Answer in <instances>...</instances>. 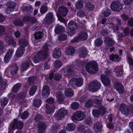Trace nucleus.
Wrapping results in <instances>:
<instances>
[{
	"mask_svg": "<svg viewBox=\"0 0 133 133\" xmlns=\"http://www.w3.org/2000/svg\"><path fill=\"white\" fill-rule=\"evenodd\" d=\"M19 43L20 47L18 48L16 52V55L18 57H19L22 55L24 51V48L28 44L27 41L23 39L21 41H19Z\"/></svg>",
	"mask_w": 133,
	"mask_h": 133,
	"instance_id": "f257e3e1",
	"label": "nucleus"
},
{
	"mask_svg": "<svg viewBox=\"0 0 133 133\" xmlns=\"http://www.w3.org/2000/svg\"><path fill=\"white\" fill-rule=\"evenodd\" d=\"M98 65L96 63L89 62L87 64L85 67L86 71L91 74L96 72L98 70Z\"/></svg>",
	"mask_w": 133,
	"mask_h": 133,
	"instance_id": "f03ea898",
	"label": "nucleus"
},
{
	"mask_svg": "<svg viewBox=\"0 0 133 133\" xmlns=\"http://www.w3.org/2000/svg\"><path fill=\"white\" fill-rule=\"evenodd\" d=\"M101 87L100 83L94 81L91 83L88 86V89L92 92H95L98 91Z\"/></svg>",
	"mask_w": 133,
	"mask_h": 133,
	"instance_id": "7ed1b4c3",
	"label": "nucleus"
},
{
	"mask_svg": "<svg viewBox=\"0 0 133 133\" xmlns=\"http://www.w3.org/2000/svg\"><path fill=\"white\" fill-rule=\"evenodd\" d=\"M85 117L84 113L80 111H77L72 115L71 118L73 121L75 120L81 121Z\"/></svg>",
	"mask_w": 133,
	"mask_h": 133,
	"instance_id": "20e7f679",
	"label": "nucleus"
},
{
	"mask_svg": "<svg viewBox=\"0 0 133 133\" xmlns=\"http://www.w3.org/2000/svg\"><path fill=\"white\" fill-rule=\"evenodd\" d=\"M55 19L53 14L49 12L46 15L44 18V23L46 25H51L54 21Z\"/></svg>",
	"mask_w": 133,
	"mask_h": 133,
	"instance_id": "39448f33",
	"label": "nucleus"
},
{
	"mask_svg": "<svg viewBox=\"0 0 133 133\" xmlns=\"http://www.w3.org/2000/svg\"><path fill=\"white\" fill-rule=\"evenodd\" d=\"M99 97L95 96L92 98V99H90L88 100L85 104V106L87 108H91L93 104L92 100H94L96 104H99L101 102V101L99 99Z\"/></svg>",
	"mask_w": 133,
	"mask_h": 133,
	"instance_id": "423d86ee",
	"label": "nucleus"
},
{
	"mask_svg": "<svg viewBox=\"0 0 133 133\" xmlns=\"http://www.w3.org/2000/svg\"><path fill=\"white\" fill-rule=\"evenodd\" d=\"M83 80L81 78H73L71 79L69 82V84L72 85L74 83L77 87L81 86L83 84Z\"/></svg>",
	"mask_w": 133,
	"mask_h": 133,
	"instance_id": "0eeeda50",
	"label": "nucleus"
},
{
	"mask_svg": "<svg viewBox=\"0 0 133 133\" xmlns=\"http://www.w3.org/2000/svg\"><path fill=\"white\" fill-rule=\"evenodd\" d=\"M111 8L112 10L117 11L122 9V6L119 2L115 1L112 3Z\"/></svg>",
	"mask_w": 133,
	"mask_h": 133,
	"instance_id": "6e6552de",
	"label": "nucleus"
},
{
	"mask_svg": "<svg viewBox=\"0 0 133 133\" xmlns=\"http://www.w3.org/2000/svg\"><path fill=\"white\" fill-rule=\"evenodd\" d=\"M106 112V110L105 108L102 106L100 107L99 111L94 110L92 111V114L95 117H97L99 115H104Z\"/></svg>",
	"mask_w": 133,
	"mask_h": 133,
	"instance_id": "1a4fd4ad",
	"label": "nucleus"
},
{
	"mask_svg": "<svg viewBox=\"0 0 133 133\" xmlns=\"http://www.w3.org/2000/svg\"><path fill=\"white\" fill-rule=\"evenodd\" d=\"M120 109L121 112L124 114H128L129 113H133V106L131 107V110L129 111L127 106L124 104H122Z\"/></svg>",
	"mask_w": 133,
	"mask_h": 133,
	"instance_id": "9d476101",
	"label": "nucleus"
},
{
	"mask_svg": "<svg viewBox=\"0 0 133 133\" xmlns=\"http://www.w3.org/2000/svg\"><path fill=\"white\" fill-rule=\"evenodd\" d=\"M41 52L36 54L34 57V62L35 63L39 62L40 61L43 60L46 57Z\"/></svg>",
	"mask_w": 133,
	"mask_h": 133,
	"instance_id": "9b49d317",
	"label": "nucleus"
},
{
	"mask_svg": "<svg viewBox=\"0 0 133 133\" xmlns=\"http://www.w3.org/2000/svg\"><path fill=\"white\" fill-rule=\"evenodd\" d=\"M59 14L62 16H66L68 12V9L64 6H61L58 8Z\"/></svg>",
	"mask_w": 133,
	"mask_h": 133,
	"instance_id": "f8f14e48",
	"label": "nucleus"
},
{
	"mask_svg": "<svg viewBox=\"0 0 133 133\" xmlns=\"http://www.w3.org/2000/svg\"><path fill=\"white\" fill-rule=\"evenodd\" d=\"M102 81L104 85L107 86L110 84V81L109 77L106 75H102L101 76Z\"/></svg>",
	"mask_w": 133,
	"mask_h": 133,
	"instance_id": "ddd939ff",
	"label": "nucleus"
},
{
	"mask_svg": "<svg viewBox=\"0 0 133 133\" xmlns=\"http://www.w3.org/2000/svg\"><path fill=\"white\" fill-rule=\"evenodd\" d=\"M67 113L66 110L64 108H62L60 110L59 112L58 113L57 116V118L58 119H61L64 117V116L66 115Z\"/></svg>",
	"mask_w": 133,
	"mask_h": 133,
	"instance_id": "4468645a",
	"label": "nucleus"
},
{
	"mask_svg": "<svg viewBox=\"0 0 133 133\" xmlns=\"http://www.w3.org/2000/svg\"><path fill=\"white\" fill-rule=\"evenodd\" d=\"M67 70L65 71V70L63 69L61 71V72L66 77L69 76L71 74L72 70L71 69V67L69 66L66 69Z\"/></svg>",
	"mask_w": 133,
	"mask_h": 133,
	"instance_id": "2eb2a0df",
	"label": "nucleus"
},
{
	"mask_svg": "<svg viewBox=\"0 0 133 133\" xmlns=\"http://www.w3.org/2000/svg\"><path fill=\"white\" fill-rule=\"evenodd\" d=\"M68 27L71 31H74L77 27V24L74 21H70L68 24Z\"/></svg>",
	"mask_w": 133,
	"mask_h": 133,
	"instance_id": "dca6fc26",
	"label": "nucleus"
},
{
	"mask_svg": "<svg viewBox=\"0 0 133 133\" xmlns=\"http://www.w3.org/2000/svg\"><path fill=\"white\" fill-rule=\"evenodd\" d=\"M114 88L119 93H122L124 91V89L122 84L119 82H117L114 84Z\"/></svg>",
	"mask_w": 133,
	"mask_h": 133,
	"instance_id": "f3484780",
	"label": "nucleus"
},
{
	"mask_svg": "<svg viewBox=\"0 0 133 133\" xmlns=\"http://www.w3.org/2000/svg\"><path fill=\"white\" fill-rule=\"evenodd\" d=\"M50 92L49 88L48 86H44L43 88L42 95L44 98H46L48 96Z\"/></svg>",
	"mask_w": 133,
	"mask_h": 133,
	"instance_id": "a211bd4d",
	"label": "nucleus"
},
{
	"mask_svg": "<svg viewBox=\"0 0 133 133\" xmlns=\"http://www.w3.org/2000/svg\"><path fill=\"white\" fill-rule=\"evenodd\" d=\"M65 28L62 25L57 24L56 26L55 31L56 33H61L65 32Z\"/></svg>",
	"mask_w": 133,
	"mask_h": 133,
	"instance_id": "6ab92c4d",
	"label": "nucleus"
},
{
	"mask_svg": "<svg viewBox=\"0 0 133 133\" xmlns=\"http://www.w3.org/2000/svg\"><path fill=\"white\" fill-rule=\"evenodd\" d=\"M61 52L59 49H56L54 51L53 54V57L56 58H58L61 56Z\"/></svg>",
	"mask_w": 133,
	"mask_h": 133,
	"instance_id": "aec40b11",
	"label": "nucleus"
},
{
	"mask_svg": "<svg viewBox=\"0 0 133 133\" xmlns=\"http://www.w3.org/2000/svg\"><path fill=\"white\" fill-rule=\"evenodd\" d=\"M23 123L20 121L17 123H13L12 124L11 127L13 129H15V128H16L18 129H21L23 128Z\"/></svg>",
	"mask_w": 133,
	"mask_h": 133,
	"instance_id": "412c9836",
	"label": "nucleus"
},
{
	"mask_svg": "<svg viewBox=\"0 0 133 133\" xmlns=\"http://www.w3.org/2000/svg\"><path fill=\"white\" fill-rule=\"evenodd\" d=\"M85 7L87 10H92L95 8L94 5L92 3L89 2L85 3Z\"/></svg>",
	"mask_w": 133,
	"mask_h": 133,
	"instance_id": "4be33fe9",
	"label": "nucleus"
},
{
	"mask_svg": "<svg viewBox=\"0 0 133 133\" xmlns=\"http://www.w3.org/2000/svg\"><path fill=\"white\" fill-rule=\"evenodd\" d=\"M12 53L13 51L12 50H9L7 52L4 57V62L5 63H6L8 62Z\"/></svg>",
	"mask_w": 133,
	"mask_h": 133,
	"instance_id": "5701e85b",
	"label": "nucleus"
},
{
	"mask_svg": "<svg viewBox=\"0 0 133 133\" xmlns=\"http://www.w3.org/2000/svg\"><path fill=\"white\" fill-rule=\"evenodd\" d=\"M104 42L107 45L110 46L113 45L115 43V42L113 39L109 37L105 39Z\"/></svg>",
	"mask_w": 133,
	"mask_h": 133,
	"instance_id": "b1692460",
	"label": "nucleus"
},
{
	"mask_svg": "<svg viewBox=\"0 0 133 133\" xmlns=\"http://www.w3.org/2000/svg\"><path fill=\"white\" fill-rule=\"evenodd\" d=\"M64 94L67 97H69L73 96L74 95V93L71 89L68 88L65 90Z\"/></svg>",
	"mask_w": 133,
	"mask_h": 133,
	"instance_id": "393cba45",
	"label": "nucleus"
},
{
	"mask_svg": "<svg viewBox=\"0 0 133 133\" xmlns=\"http://www.w3.org/2000/svg\"><path fill=\"white\" fill-rule=\"evenodd\" d=\"M102 127V123L98 122L95 124L94 126V129L95 131H99L101 130Z\"/></svg>",
	"mask_w": 133,
	"mask_h": 133,
	"instance_id": "a878e982",
	"label": "nucleus"
},
{
	"mask_svg": "<svg viewBox=\"0 0 133 133\" xmlns=\"http://www.w3.org/2000/svg\"><path fill=\"white\" fill-rule=\"evenodd\" d=\"M76 8L78 9H81L83 6L84 4L83 2L81 0L78 1L75 4Z\"/></svg>",
	"mask_w": 133,
	"mask_h": 133,
	"instance_id": "bb28decb",
	"label": "nucleus"
},
{
	"mask_svg": "<svg viewBox=\"0 0 133 133\" xmlns=\"http://www.w3.org/2000/svg\"><path fill=\"white\" fill-rule=\"evenodd\" d=\"M81 52L79 55L80 57H84L87 55V51L86 48H83L81 49Z\"/></svg>",
	"mask_w": 133,
	"mask_h": 133,
	"instance_id": "cd10ccee",
	"label": "nucleus"
},
{
	"mask_svg": "<svg viewBox=\"0 0 133 133\" xmlns=\"http://www.w3.org/2000/svg\"><path fill=\"white\" fill-rule=\"evenodd\" d=\"M76 126L73 123L68 124L66 126V129L67 130L72 131L75 130Z\"/></svg>",
	"mask_w": 133,
	"mask_h": 133,
	"instance_id": "c85d7f7f",
	"label": "nucleus"
},
{
	"mask_svg": "<svg viewBox=\"0 0 133 133\" xmlns=\"http://www.w3.org/2000/svg\"><path fill=\"white\" fill-rule=\"evenodd\" d=\"M102 14L105 17L108 16H110L111 14L110 11L107 8H106L103 10Z\"/></svg>",
	"mask_w": 133,
	"mask_h": 133,
	"instance_id": "c756f323",
	"label": "nucleus"
},
{
	"mask_svg": "<svg viewBox=\"0 0 133 133\" xmlns=\"http://www.w3.org/2000/svg\"><path fill=\"white\" fill-rule=\"evenodd\" d=\"M46 113L48 114H50L52 113L55 110V108L54 106L52 107H49L48 105H46Z\"/></svg>",
	"mask_w": 133,
	"mask_h": 133,
	"instance_id": "7c9ffc66",
	"label": "nucleus"
},
{
	"mask_svg": "<svg viewBox=\"0 0 133 133\" xmlns=\"http://www.w3.org/2000/svg\"><path fill=\"white\" fill-rule=\"evenodd\" d=\"M14 23L15 25L23 26V23L22 20L20 19H16L14 22Z\"/></svg>",
	"mask_w": 133,
	"mask_h": 133,
	"instance_id": "2f4dec72",
	"label": "nucleus"
},
{
	"mask_svg": "<svg viewBox=\"0 0 133 133\" xmlns=\"http://www.w3.org/2000/svg\"><path fill=\"white\" fill-rule=\"evenodd\" d=\"M110 59L115 61H119L121 59V58L116 55L112 54L110 56Z\"/></svg>",
	"mask_w": 133,
	"mask_h": 133,
	"instance_id": "473e14b6",
	"label": "nucleus"
},
{
	"mask_svg": "<svg viewBox=\"0 0 133 133\" xmlns=\"http://www.w3.org/2000/svg\"><path fill=\"white\" fill-rule=\"evenodd\" d=\"M48 46H49V45H44L43 48V50L40 52L46 57L48 55V53L47 52L48 50Z\"/></svg>",
	"mask_w": 133,
	"mask_h": 133,
	"instance_id": "72a5a7b5",
	"label": "nucleus"
},
{
	"mask_svg": "<svg viewBox=\"0 0 133 133\" xmlns=\"http://www.w3.org/2000/svg\"><path fill=\"white\" fill-rule=\"evenodd\" d=\"M88 37L87 34H79L77 36V39L83 40L86 39Z\"/></svg>",
	"mask_w": 133,
	"mask_h": 133,
	"instance_id": "f704fd0d",
	"label": "nucleus"
},
{
	"mask_svg": "<svg viewBox=\"0 0 133 133\" xmlns=\"http://www.w3.org/2000/svg\"><path fill=\"white\" fill-rule=\"evenodd\" d=\"M41 101L40 99H37L34 102V104L36 107L38 108L41 106Z\"/></svg>",
	"mask_w": 133,
	"mask_h": 133,
	"instance_id": "c9c22d12",
	"label": "nucleus"
},
{
	"mask_svg": "<svg viewBox=\"0 0 133 133\" xmlns=\"http://www.w3.org/2000/svg\"><path fill=\"white\" fill-rule=\"evenodd\" d=\"M22 9L23 11H27L29 10H31L32 9V7L27 4H25L22 7Z\"/></svg>",
	"mask_w": 133,
	"mask_h": 133,
	"instance_id": "e433bc0d",
	"label": "nucleus"
},
{
	"mask_svg": "<svg viewBox=\"0 0 133 133\" xmlns=\"http://www.w3.org/2000/svg\"><path fill=\"white\" fill-rule=\"evenodd\" d=\"M7 5L8 7L11 8V10H14L16 5L15 3L12 2H10L8 3Z\"/></svg>",
	"mask_w": 133,
	"mask_h": 133,
	"instance_id": "4c0bfd02",
	"label": "nucleus"
},
{
	"mask_svg": "<svg viewBox=\"0 0 133 133\" xmlns=\"http://www.w3.org/2000/svg\"><path fill=\"white\" fill-rule=\"evenodd\" d=\"M74 52V49L72 47H70L66 51V53L68 55H71Z\"/></svg>",
	"mask_w": 133,
	"mask_h": 133,
	"instance_id": "58836bf2",
	"label": "nucleus"
},
{
	"mask_svg": "<svg viewBox=\"0 0 133 133\" xmlns=\"http://www.w3.org/2000/svg\"><path fill=\"white\" fill-rule=\"evenodd\" d=\"M71 108L73 110H76L78 109L79 107V104L77 102L72 103L71 105Z\"/></svg>",
	"mask_w": 133,
	"mask_h": 133,
	"instance_id": "ea45409f",
	"label": "nucleus"
},
{
	"mask_svg": "<svg viewBox=\"0 0 133 133\" xmlns=\"http://www.w3.org/2000/svg\"><path fill=\"white\" fill-rule=\"evenodd\" d=\"M37 87L35 86L32 87L30 89L29 94L31 96H33L37 90Z\"/></svg>",
	"mask_w": 133,
	"mask_h": 133,
	"instance_id": "a19ab883",
	"label": "nucleus"
},
{
	"mask_svg": "<svg viewBox=\"0 0 133 133\" xmlns=\"http://www.w3.org/2000/svg\"><path fill=\"white\" fill-rule=\"evenodd\" d=\"M21 87V84L20 83H17L16 84L13 88L12 91L14 92H16Z\"/></svg>",
	"mask_w": 133,
	"mask_h": 133,
	"instance_id": "79ce46f5",
	"label": "nucleus"
},
{
	"mask_svg": "<svg viewBox=\"0 0 133 133\" xmlns=\"http://www.w3.org/2000/svg\"><path fill=\"white\" fill-rule=\"evenodd\" d=\"M48 8L47 6H43L40 9V12L42 14H44L48 10Z\"/></svg>",
	"mask_w": 133,
	"mask_h": 133,
	"instance_id": "37998d69",
	"label": "nucleus"
},
{
	"mask_svg": "<svg viewBox=\"0 0 133 133\" xmlns=\"http://www.w3.org/2000/svg\"><path fill=\"white\" fill-rule=\"evenodd\" d=\"M78 16L79 17H82L84 16L85 15L84 12L81 10H79L78 11L77 13Z\"/></svg>",
	"mask_w": 133,
	"mask_h": 133,
	"instance_id": "c03bdc74",
	"label": "nucleus"
},
{
	"mask_svg": "<svg viewBox=\"0 0 133 133\" xmlns=\"http://www.w3.org/2000/svg\"><path fill=\"white\" fill-rule=\"evenodd\" d=\"M62 94L60 91L57 92V94L56 97L58 101H60L62 100Z\"/></svg>",
	"mask_w": 133,
	"mask_h": 133,
	"instance_id": "a18cd8bd",
	"label": "nucleus"
},
{
	"mask_svg": "<svg viewBox=\"0 0 133 133\" xmlns=\"http://www.w3.org/2000/svg\"><path fill=\"white\" fill-rule=\"evenodd\" d=\"M44 124L43 123L42 125L41 126L38 132L39 133H44L45 128L44 125Z\"/></svg>",
	"mask_w": 133,
	"mask_h": 133,
	"instance_id": "49530a36",
	"label": "nucleus"
},
{
	"mask_svg": "<svg viewBox=\"0 0 133 133\" xmlns=\"http://www.w3.org/2000/svg\"><path fill=\"white\" fill-rule=\"evenodd\" d=\"M31 18V16L30 15H27L24 16L23 20L24 22H29L30 21V18Z\"/></svg>",
	"mask_w": 133,
	"mask_h": 133,
	"instance_id": "de8ad7c7",
	"label": "nucleus"
},
{
	"mask_svg": "<svg viewBox=\"0 0 133 133\" xmlns=\"http://www.w3.org/2000/svg\"><path fill=\"white\" fill-rule=\"evenodd\" d=\"M8 101V99L7 98H4L1 101V103L2 105L5 106L7 104Z\"/></svg>",
	"mask_w": 133,
	"mask_h": 133,
	"instance_id": "09e8293b",
	"label": "nucleus"
},
{
	"mask_svg": "<svg viewBox=\"0 0 133 133\" xmlns=\"http://www.w3.org/2000/svg\"><path fill=\"white\" fill-rule=\"evenodd\" d=\"M103 41L101 39H97L95 41V44L97 46H100L103 43Z\"/></svg>",
	"mask_w": 133,
	"mask_h": 133,
	"instance_id": "8fccbe9b",
	"label": "nucleus"
},
{
	"mask_svg": "<svg viewBox=\"0 0 133 133\" xmlns=\"http://www.w3.org/2000/svg\"><path fill=\"white\" fill-rule=\"evenodd\" d=\"M67 38V37L64 34H61L58 37V39L60 40H65Z\"/></svg>",
	"mask_w": 133,
	"mask_h": 133,
	"instance_id": "3c124183",
	"label": "nucleus"
},
{
	"mask_svg": "<svg viewBox=\"0 0 133 133\" xmlns=\"http://www.w3.org/2000/svg\"><path fill=\"white\" fill-rule=\"evenodd\" d=\"M28 115L29 113L28 111H25L22 114L21 117L23 119H25L28 117Z\"/></svg>",
	"mask_w": 133,
	"mask_h": 133,
	"instance_id": "603ef678",
	"label": "nucleus"
},
{
	"mask_svg": "<svg viewBox=\"0 0 133 133\" xmlns=\"http://www.w3.org/2000/svg\"><path fill=\"white\" fill-rule=\"evenodd\" d=\"M133 0H124V2L125 5L127 6L130 5L132 3Z\"/></svg>",
	"mask_w": 133,
	"mask_h": 133,
	"instance_id": "864d4df0",
	"label": "nucleus"
},
{
	"mask_svg": "<svg viewBox=\"0 0 133 133\" xmlns=\"http://www.w3.org/2000/svg\"><path fill=\"white\" fill-rule=\"evenodd\" d=\"M29 64L28 63H25L22 65L21 67V70L22 71H24L26 70L27 68L29 66Z\"/></svg>",
	"mask_w": 133,
	"mask_h": 133,
	"instance_id": "5fc2aeb1",
	"label": "nucleus"
},
{
	"mask_svg": "<svg viewBox=\"0 0 133 133\" xmlns=\"http://www.w3.org/2000/svg\"><path fill=\"white\" fill-rule=\"evenodd\" d=\"M123 74V71L122 68L117 71L116 73V75L118 77H120Z\"/></svg>",
	"mask_w": 133,
	"mask_h": 133,
	"instance_id": "6e6d98bb",
	"label": "nucleus"
},
{
	"mask_svg": "<svg viewBox=\"0 0 133 133\" xmlns=\"http://www.w3.org/2000/svg\"><path fill=\"white\" fill-rule=\"evenodd\" d=\"M55 66L57 68L60 67L61 66L62 64L61 62L59 61H56L55 62Z\"/></svg>",
	"mask_w": 133,
	"mask_h": 133,
	"instance_id": "4d7b16f0",
	"label": "nucleus"
},
{
	"mask_svg": "<svg viewBox=\"0 0 133 133\" xmlns=\"http://www.w3.org/2000/svg\"><path fill=\"white\" fill-rule=\"evenodd\" d=\"M121 16L122 19L126 21L127 20L128 18V16L124 14H122L121 15Z\"/></svg>",
	"mask_w": 133,
	"mask_h": 133,
	"instance_id": "13d9d810",
	"label": "nucleus"
},
{
	"mask_svg": "<svg viewBox=\"0 0 133 133\" xmlns=\"http://www.w3.org/2000/svg\"><path fill=\"white\" fill-rule=\"evenodd\" d=\"M128 24L129 26H133V18H131L128 20Z\"/></svg>",
	"mask_w": 133,
	"mask_h": 133,
	"instance_id": "bf43d9fd",
	"label": "nucleus"
},
{
	"mask_svg": "<svg viewBox=\"0 0 133 133\" xmlns=\"http://www.w3.org/2000/svg\"><path fill=\"white\" fill-rule=\"evenodd\" d=\"M57 15L58 17V18L60 21L62 22H64L65 21V19L61 16V15H60L58 13H57Z\"/></svg>",
	"mask_w": 133,
	"mask_h": 133,
	"instance_id": "052dcab7",
	"label": "nucleus"
},
{
	"mask_svg": "<svg viewBox=\"0 0 133 133\" xmlns=\"http://www.w3.org/2000/svg\"><path fill=\"white\" fill-rule=\"evenodd\" d=\"M42 34H34V36L36 39L40 38L42 37Z\"/></svg>",
	"mask_w": 133,
	"mask_h": 133,
	"instance_id": "680f3d73",
	"label": "nucleus"
},
{
	"mask_svg": "<svg viewBox=\"0 0 133 133\" xmlns=\"http://www.w3.org/2000/svg\"><path fill=\"white\" fill-rule=\"evenodd\" d=\"M54 77L55 79L56 80H58L61 79V76L59 74H57L55 75Z\"/></svg>",
	"mask_w": 133,
	"mask_h": 133,
	"instance_id": "e2e57ef3",
	"label": "nucleus"
},
{
	"mask_svg": "<svg viewBox=\"0 0 133 133\" xmlns=\"http://www.w3.org/2000/svg\"><path fill=\"white\" fill-rule=\"evenodd\" d=\"M5 20V17L2 15L0 14V22H4Z\"/></svg>",
	"mask_w": 133,
	"mask_h": 133,
	"instance_id": "0e129e2a",
	"label": "nucleus"
},
{
	"mask_svg": "<svg viewBox=\"0 0 133 133\" xmlns=\"http://www.w3.org/2000/svg\"><path fill=\"white\" fill-rule=\"evenodd\" d=\"M115 21L116 23V25L119 26H120L121 23L120 20L118 19H116Z\"/></svg>",
	"mask_w": 133,
	"mask_h": 133,
	"instance_id": "69168bd1",
	"label": "nucleus"
},
{
	"mask_svg": "<svg viewBox=\"0 0 133 133\" xmlns=\"http://www.w3.org/2000/svg\"><path fill=\"white\" fill-rule=\"evenodd\" d=\"M54 102V99L53 98H48L47 100V102L50 103H53Z\"/></svg>",
	"mask_w": 133,
	"mask_h": 133,
	"instance_id": "338daca9",
	"label": "nucleus"
},
{
	"mask_svg": "<svg viewBox=\"0 0 133 133\" xmlns=\"http://www.w3.org/2000/svg\"><path fill=\"white\" fill-rule=\"evenodd\" d=\"M1 88L2 89H4L6 85V83L5 82H3L1 84Z\"/></svg>",
	"mask_w": 133,
	"mask_h": 133,
	"instance_id": "774afa93",
	"label": "nucleus"
}]
</instances>
